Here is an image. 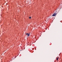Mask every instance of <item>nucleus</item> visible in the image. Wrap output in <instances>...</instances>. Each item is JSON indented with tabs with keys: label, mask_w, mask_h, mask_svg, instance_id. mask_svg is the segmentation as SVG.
Segmentation results:
<instances>
[{
	"label": "nucleus",
	"mask_w": 62,
	"mask_h": 62,
	"mask_svg": "<svg viewBox=\"0 0 62 62\" xmlns=\"http://www.w3.org/2000/svg\"><path fill=\"white\" fill-rule=\"evenodd\" d=\"M26 35H27L28 37H29L30 36V33H27L26 34Z\"/></svg>",
	"instance_id": "1"
},
{
	"label": "nucleus",
	"mask_w": 62,
	"mask_h": 62,
	"mask_svg": "<svg viewBox=\"0 0 62 62\" xmlns=\"http://www.w3.org/2000/svg\"><path fill=\"white\" fill-rule=\"evenodd\" d=\"M56 13H54L52 15V16H55V15H56Z\"/></svg>",
	"instance_id": "2"
},
{
	"label": "nucleus",
	"mask_w": 62,
	"mask_h": 62,
	"mask_svg": "<svg viewBox=\"0 0 62 62\" xmlns=\"http://www.w3.org/2000/svg\"><path fill=\"white\" fill-rule=\"evenodd\" d=\"M58 59H59V58L58 57L57 58V61L58 60Z\"/></svg>",
	"instance_id": "3"
},
{
	"label": "nucleus",
	"mask_w": 62,
	"mask_h": 62,
	"mask_svg": "<svg viewBox=\"0 0 62 62\" xmlns=\"http://www.w3.org/2000/svg\"><path fill=\"white\" fill-rule=\"evenodd\" d=\"M29 19H31V17H29Z\"/></svg>",
	"instance_id": "4"
}]
</instances>
